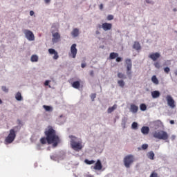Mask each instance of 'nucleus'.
Segmentation results:
<instances>
[{"label":"nucleus","mask_w":177,"mask_h":177,"mask_svg":"<svg viewBox=\"0 0 177 177\" xmlns=\"http://www.w3.org/2000/svg\"><path fill=\"white\" fill-rule=\"evenodd\" d=\"M44 133L46 137H42L40 139V143L46 145L47 142L48 145L53 144V147H57V145L60 143V138H59V136L56 135V131L53 129V127L48 126Z\"/></svg>","instance_id":"f257e3e1"},{"label":"nucleus","mask_w":177,"mask_h":177,"mask_svg":"<svg viewBox=\"0 0 177 177\" xmlns=\"http://www.w3.org/2000/svg\"><path fill=\"white\" fill-rule=\"evenodd\" d=\"M71 140V146L73 150L78 151V150L82 149V142L78 141V139L73 136H69Z\"/></svg>","instance_id":"f03ea898"},{"label":"nucleus","mask_w":177,"mask_h":177,"mask_svg":"<svg viewBox=\"0 0 177 177\" xmlns=\"http://www.w3.org/2000/svg\"><path fill=\"white\" fill-rule=\"evenodd\" d=\"M153 136L155 139H160V140H167L169 138L168 133L162 130L155 131Z\"/></svg>","instance_id":"7ed1b4c3"},{"label":"nucleus","mask_w":177,"mask_h":177,"mask_svg":"<svg viewBox=\"0 0 177 177\" xmlns=\"http://www.w3.org/2000/svg\"><path fill=\"white\" fill-rule=\"evenodd\" d=\"M135 161V156L133 155H127L123 159L124 165L126 168H131V165Z\"/></svg>","instance_id":"20e7f679"},{"label":"nucleus","mask_w":177,"mask_h":177,"mask_svg":"<svg viewBox=\"0 0 177 177\" xmlns=\"http://www.w3.org/2000/svg\"><path fill=\"white\" fill-rule=\"evenodd\" d=\"M16 131H15V129L10 130V133L5 139V143L6 145H10V143H12L16 139Z\"/></svg>","instance_id":"39448f33"},{"label":"nucleus","mask_w":177,"mask_h":177,"mask_svg":"<svg viewBox=\"0 0 177 177\" xmlns=\"http://www.w3.org/2000/svg\"><path fill=\"white\" fill-rule=\"evenodd\" d=\"M125 66L127 68V75L131 78L132 75V60L131 59H125Z\"/></svg>","instance_id":"423d86ee"},{"label":"nucleus","mask_w":177,"mask_h":177,"mask_svg":"<svg viewBox=\"0 0 177 177\" xmlns=\"http://www.w3.org/2000/svg\"><path fill=\"white\" fill-rule=\"evenodd\" d=\"M24 34L28 41H35V36L31 30L25 29L24 30Z\"/></svg>","instance_id":"0eeeda50"},{"label":"nucleus","mask_w":177,"mask_h":177,"mask_svg":"<svg viewBox=\"0 0 177 177\" xmlns=\"http://www.w3.org/2000/svg\"><path fill=\"white\" fill-rule=\"evenodd\" d=\"M166 100L167 102L168 106L171 109H175L176 107V104H175V100L172 97V96L167 95L166 96Z\"/></svg>","instance_id":"6e6552de"},{"label":"nucleus","mask_w":177,"mask_h":177,"mask_svg":"<svg viewBox=\"0 0 177 177\" xmlns=\"http://www.w3.org/2000/svg\"><path fill=\"white\" fill-rule=\"evenodd\" d=\"M52 35H53V39H52V42L53 44H57V42H59V41H60V33L59 32H52Z\"/></svg>","instance_id":"1a4fd4ad"},{"label":"nucleus","mask_w":177,"mask_h":177,"mask_svg":"<svg viewBox=\"0 0 177 177\" xmlns=\"http://www.w3.org/2000/svg\"><path fill=\"white\" fill-rule=\"evenodd\" d=\"M48 53H50V55H54V56L53 57V59H54V60H57L59 59V53H57V51H56V50L53 48H50L48 49Z\"/></svg>","instance_id":"9d476101"},{"label":"nucleus","mask_w":177,"mask_h":177,"mask_svg":"<svg viewBox=\"0 0 177 177\" xmlns=\"http://www.w3.org/2000/svg\"><path fill=\"white\" fill-rule=\"evenodd\" d=\"M71 53L72 55V57L73 59H75V57L77 56V44H74L71 46Z\"/></svg>","instance_id":"9b49d317"},{"label":"nucleus","mask_w":177,"mask_h":177,"mask_svg":"<svg viewBox=\"0 0 177 177\" xmlns=\"http://www.w3.org/2000/svg\"><path fill=\"white\" fill-rule=\"evenodd\" d=\"M102 27L104 31H109L113 28V24L109 23H104L102 24Z\"/></svg>","instance_id":"f8f14e48"},{"label":"nucleus","mask_w":177,"mask_h":177,"mask_svg":"<svg viewBox=\"0 0 177 177\" xmlns=\"http://www.w3.org/2000/svg\"><path fill=\"white\" fill-rule=\"evenodd\" d=\"M161 55L158 53H154L149 55V57L151 59L153 62H156L158 59H160Z\"/></svg>","instance_id":"ddd939ff"},{"label":"nucleus","mask_w":177,"mask_h":177,"mask_svg":"<svg viewBox=\"0 0 177 177\" xmlns=\"http://www.w3.org/2000/svg\"><path fill=\"white\" fill-rule=\"evenodd\" d=\"M103 168V165H102V162H100V160H97L96 163L95 164V166L93 167V169H95V171H100Z\"/></svg>","instance_id":"4468645a"},{"label":"nucleus","mask_w":177,"mask_h":177,"mask_svg":"<svg viewBox=\"0 0 177 177\" xmlns=\"http://www.w3.org/2000/svg\"><path fill=\"white\" fill-rule=\"evenodd\" d=\"M138 110H139V107H138V106L131 104L130 105V111H131V113H133L134 114L138 113Z\"/></svg>","instance_id":"2eb2a0df"},{"label":"nucleus","mask_w":177,"mask_h":177,"mask_svg":"<svg viewBox=\"0 0 177 177\" xmlns=\"http://www.w3.org/2000/svg\"><path fill=\"white\" fill-rule=\"evenodd\" d=\"M133 49L136 50H140L142 49V46H140V43L139 41H134L133 45Z\"/></svg>","instance_id":"dca6fc26"},{"label":"nucleus","mask_w":177,"mask_h":177,"mask_svg":"<svg viewBox=\"0 0 177 177\" xmlns=\"http://www.w3.org/2000/svg\"><path fill=\"white\" fill-rule=\"evenodd\" d=\"M141 132L143 135H149V132H150V129L149 127H142L141 129Z\"/></svg>","instance_id":"f3484780"},{"label":"nucleus","mask_w":177,"mask_h":177,"mask_svg":"<svg viewBox=\"0 0 177 177\" xmlns=\"http://www.w3.org/2000/svg\"><path fill=\"white\" fill-rule=\"evenodd\" d=\"M71 35L74 37V38L78 37L80 35V30L77 28H74L71 32Z\"/></svg>","instance_id":"a211bd4d"},{"label":"nucleus","mask_w":177,"mask_h":177,"mask_svg":"<svg viewBox=\"0 0 177 177\" xmlns=\"http://www.w3.org/2000/svg\"><path fill=\"white\" fill-rule=\"evenodd\" d=\"M73 88H75V89H80V87L81 86V83L80 81H75L72 83Z\"/></svg>","instance_id":"6ab92c4d"},{"label":"nucleus","mask_w":177,"mask_h":177,"mask_svg":"<svg viewBox=\"0 0 177 177\" xmlns=\"http://www.w3.org/2000/svg\"><path fill=\"white\" fill-rule=\"evenodd\" d=\"M160 91H154L151 92V96L153 99H157L158 97H160Z\"/></svg>","instance_id":"aec40b11"},{"label":"nucleus","mask_w":177,"mask_h":177,"mask_svg":"<svg viewBox=\"0 0 177 177\" xmlns=\"http://www.w3.org/2000/svg\"><path fill=\"white\" fill-rule=\"evenodd\" d=\"M147 156L149 160H154V152H153V151L148 152Z\"/></svg>","instance_id":"412c9836"},{"label":"nucleus","mask_w":177,"mask_h":177,"mask_svg":"<svg viewBox=\"0 0 177 177\" xmlns=\"http://www.w3.org/2000/svg\"><path fill=\"white\" fill-rule=\"evenodd\" d=\"M115 57H118V53H111L109 55V58L113 60L115 59Z\"/></svg>","instance_id":"4be33fe9"},{"label":"nucleus","mask_w":177,"mask_h":177,"mask_svg":"<svg viewBox=\"0 0 177 177\" xmlns=\"http://www.w3.org/2000/svg\"><path fill=\"white\" fill-rule=\"evenodd\" d=\"M115 109H117V105H113L111 107H109L107 110V112L109 113V114L113 113V111H114L115 110Z\"/></svg>","instance_id":"5701e85b"},{"label":"nucleus","mask_w":177,"mask_h":177,"mask_svg":"<svg viewBox=\"0 0 177 177\" xmlns=\"http://www.w3.org/2000/svg\"><path fill=\"white\" fill-rule=\"evenodd\" d=\"M30 60L32 63L38 62V56L35 55H32Z\"/></svg>","instance_id":"b1692460"},{"label":"nucleus","mask_w":177,"mask_h":177,"mask_svg":"<svg viewBox=\"0 0 177 177\" xmlns=\"http://www.w3.org/2000/svg\"><path fill=\"white\" fill-rule=\"evenodd\" d=\"M151 81L156 85H158V79H157V77H156V75L152 76Z\"/></svg>","instance_id":"393cba45"},{"label":"nucleus","mask_w":177,"mask_h":177,"mask_svg":"<svg viewBox=\"0 0 177 177\" xmlns=\"http://www.w3.org/2000/svg\"><path fill=\"white\" fill-rule=\"evenodd\" d=\"M118 77L120 79V80H126L127 76L122 73H118Z\"/></svg>","instance_id":"a878e982"},{"label":"nucleus","mask_w":177,"mask_h":177,"mask_svg":"<svg viewBox=\"0 0 177 177\" xmlns=\"http://www.w3.org/2000/svg\"><path fill=\"white\" fill-rule=\"evenodd\" d=\"M43 107L44 110H46V111H52L53 110V109L50 106L44 105Z\"/></svg>","instance_id":"bb28decb"},{"label":"nucleus","mask_w":177,"mask_h":177,"mask_svg":"<svg viewBox=\"0 0 177 177\" xmlns=\"http://www.w3.org/2000/svg\"><path fill=\"white\" fill-rule=\"evenodd\" d=\"M118 84L120 88H124V86H125V82H124V80H118Z\"/></svg>","instance_id":"cd10ccee"},{"label":"nucleus","mask_w":177,"mask_h":177,"mask_svg":"<svg viewBox=\"0 0 177 177\" xmlns=\"http://www.w3.org/2000/svg\"><path fill=\"white\" fill-rule=\"evenodd\" d=\"M140 109L141 111H146V110H147V106H146L145 104H141L140 105Z\"/></svg>","instance_id":"c85d7f7f"},{"label":"nucleus","mask_w":177,"mask_h":177,"mask_svg":"<svg viewBox=\"0 0 177 177\" xmlns=\"http://www.w3.org/2000/svg\"><path fill=\"white\" fill-rule=\"evenodd\" d=\"M15 99H17L19 101H20V100H21V99H23V97H21V93L20 92H18L15 95Z\"/></svg>","instance_id":"c756f323"},{"label":"nucleus","mask_w":177,"mask_h":177,"mask_svg":"<svg viewBox=\"0 0 177 177\" xmlns=\"http://www.w3.org/2000/svg\"><path fill=\"white\" fill-rule=\"evenodd\" d=\"M154 125L158 128V127H161V125H162V122L160 120H157L154 122Z\"/></svg>","instance_id":"7c9ffc66"},{"label":"nucleus","mask_w":177,"mask_h":177,"mask_svg":"<svg viewBox=\"0 0 177 177\" xmlns=\"http://www.w3.org/2000/svg\"><path fill=\"white\" fill-rule=\"evenodd\" d=\"M84 162H86V164H88V165H91V164H95V160H89L88 159H86L84 160Z\"/></svg>","instance_id":"2f4dec72"},{"label":"nucleus","mask_w":177,"mask_h":177,"mask_svg":"<svg viewBox=\"0 0 177 177\" xmlns=\"http://www.w3.org/2000/svg\"><path fill=\"white\" fill-rule=\"evenodd\" d=\"M132 129H138V123L136 122H133L131 124Z\"/></svg>","instance_id":"473e14b6"},{"label":"nucleus","mask_w":177,"mask_h":177,"mask_svg":"<svg viewBox=\"0 0 177 177\" xmlns=\"http://www.w3.org/2000/svg\"><path fill=\"white\" fill-rule=\"evenodd\" d=\"M1 89L3 91V92H5L6 93H8L9 92V88H7L6 86H3L1 87Z\"/></svg>","instance_id":"72a5a7b5"},{"label":"nucleus","mask_w":177,"mask_h":177,"mask_svg":"<svg viewBox=\"0 0 177 177\" xmlns=\"http://www.w3.org/2000/svg\"><path fill=\"white\" fill-rule=\"evenodd\" d=\"M164 71L166 74H169L171 69L169 68V67H166L164 68Z\"/></svg>","instance_id":"f704fd0d"},{"label":"nucleus","mask_w":177,"mask_h":177,"mask_svg":"<svg viewBox=\"0 0 177 177\" xmlns=\"http://www.w3.org/2000/svg\"><path fill=\"white\" fill-rule=\"evenodd\" d=\"M156 67V68H160L161 67V65H160V62H155L153 64Z\"/></svg>","instance_id":"c9c22d12"},{"label":"nucleus","mask_w":177,"mask_h":177,"mask_svg":"<svg viewBox=\"0 0 177 177\" xmlns=\"http://www.w3.org/2000/svg\"><path fill=\"white\" fill-rule=\"evenodd\" d=\"M150 177H158V174L153 171L151 174L150 175Z\"/></svg>","instance_id":"e433bc0d"},{"label":"nucleus","mask_w":177,"mask_h":177,"mask_svg":"<svg viewBox=\"0 0 177 177\" xmlns=\"http://www.w3.org/2000/svg\"><path fill=\"white\" fill-rule=\"evenodd\" d=\"M148 147H149V145L147 144H143L142 145V150H146V149H147Z\"/></svg>","instance_id":"4c0bfd02"},{"label":"nucleus","mask_w":177,"mask_h":177,"mask_svg":"<svg viewBox=\"0 0 177 177\" xmlns=\"http://www.w3.org/2000/svg\"><path fill=\"white\" fill-rule=\"evenodd\" d=\"M95 98H96V93L91 94V99L92 100L93 102V100H95Z\"/></svg>","instance_id":"58836bf2"},{"label":"nucleus","mask_w":177,"mask_h":177,"mask_svg":"<svg viewBox=\"0 0 177 177\" xmlns=\"http://www.w3.org/2000/svg\"><path fill=\"white\" fill-rule=\"evenodd\" d=\"M113 19H114V16H113L111 15H108L107 20H113Z\"/></svg>","instance_id":"ea45409f"},{"label":"nucleus","mask_w":177,"mask_h":177,"mask_svg":"<svg viewBox=\"0 0 177 177\" xmlns=\"http://www.w3.org/2000/svg\"><path fill=\"white\" fill-rule=\"evenodd\" d=\"M122 60V59L120 57H117L116 58V62H118V63H120V62H121Z\"/></svg>","instance_id":"a19ab883"},{"label":"nucleus","mask_w":177,"mask_h":177,"mask_svg":"<svg viewBox=\"0 0 177 177\" xmlns=\"http://www.w3.org/2000/svg\"><path fill=\"white\" fill-rule=\"evenodd\" d=\"M49 82H50V81L46 80V81L45 82V83H44V85H45L46 86H48V85H49Z\"/></svg>","instance_id":"79ce46f5"},{"label":"nucleus","mask_w":177,"mask_h":177,"mask_svg":"<svg viewBox=\"0 0 177 177\" xmlns=\"http://www.w3.org/2000/svg\"><path fill=\"white\" fill-rule=\"evenodd\" d=\"M147 3H151L153 4L154 3L151 0H145Z\"/></svg>","instance_id":"37998d69"},{"label":"nucleus","mask_w":177,"mask_h":177,"mask_svg":"<svg viewBox=\"0 0 177 177\" xmlns=\"http://www.w3.org/2000/svg\"><path fill=\"white\" fill-rule=\"evenodd\" d=\"M81 67L82 68H85V67H86V64H82Z\"/></svg>","instance_id":"c03bdc74"},{"label":"nucleus","mask_w":177,"mask_h":177,"mask_svg":"<svg viewBox=\"0 0 177 177\" xmlns=\"http://www.w3.org/2000/svg\"><path fill=\"white\" fill-rule=\"evenodd\" d=\"M90 75H91V77H93V75H94V72H93V71H91L90 72Z\"/></svg>","instance_id":"a18cd8bd"},{"label":"nucleus","mask_w":177,"mask_h":177,"mask_svg":"<svg viewBox=\"0 0 177 177\" xmlns=\"http://www.w3.org/2000/svg\"><path fill=\"white\" fill-rule=\"evenodd\" d=\"M30 16H34V11L31 10L30 11Z\"/></svg>","instance_id":"49530a36"},{"label":"nucleus","mask_w":177,"mask_h":177,"mask_svg":"<svg viewBox=\"0 0 177 177\" xmlns=\"http://www.w3.org/2000/svg\"><path fill=\"white\" fill-rule=\"evenodd\" d=\"M100 10H103V4L100 5Z\"/></svg>","instance_id":"de8ad7c7"},{"label":"nucleus","mask_w":177,"mask_h":177,"mask_svg":"<svg viewBox=\"0 0 177 177\" xmlns=\"http://www.w3.org/2000/svg\"><path fill=\"white\" fill-rule=\"evenodd\" d=\"M170 124H171V125H174V124H175V121H174V120H170Z\"/></svg>","instance_id":"09e8293b"},{"label":"nucleus","mask_w":177,"mask_h":177,"mask_svg":"<svg viewBox=\"0 0 177 177\" xmlns=\"http://www.w3.org/2000/svg\"><path fill=\"white\" fill-rule=\"evenodd\" d=\"M97 28H102V25H100V24H98V25H97Z\"/></svg>","instance_id":"8fccbe9b"},{"label":"nucleus","mask_w":177,"mask_h":177,"mask_svg":"<svg viewBox=\"0 0 177 177\" xmlns=\"http://www.w3.org/2000/svg\"><path fill=\"white\" fill-rule=\"evenodd\" d=\"M44 1H45L46 3H49V2H50V0H44Z\"/></svg>","instance_id":"3c124183"},{"label":"nucleus","mask_w":177,"mask_h":177,"mask_svg":"<svg viewBox=\"0 0 177 177\" xmlns=\"http://www.w3.org/2000/svg\"><path fill=\"white\" fill-rule=\"evenodd\" d=\"M95 32H96L97 35L100 34V32H99L98 30H97Z\"/></svg>","instance_id":"603ef678"},{"label":"nucleus","mask_w":177,"mask_h":177,"mask_svg":"<svg viewBox=\"0 0 177 177\" xmlns=\"http://www.w3.org/2000/svg\"><path fill=\"white\" fill-rule=\"evenodd\" d=\"M17 122H18V124H20L21 122V121L20 120H17Z\"/></svg>","instance_id":"864d4df0"},{"label":"nucleus","mask_w":177,"mask_h":177,"mask_svg":"<svg viewBox=\"0 0 177 177\" xmlns=\"http://www.w3.org/2000/svg\"><path fill=\"white\" fill-rule=\"evenodd\" d=\"M0 104H2V100H0Z\"/></svg>","instance_id":"5fc2aeb1"},{"label":"nucleus","mask_w":177,"mask_h":177,"mask_svg":"<svg viewBox=\"0 0 177 177\" xmlns=\"http://www.w3.org/2000/svg\"><path fill=\"white\" fill-rule=\"evenodd\" d=\"M174 12H176V8H174Z\"/></svg>","instance_id":"6e6d98bb"},{"label":"nucleus","mask_w":177,"mask_h":177,"mask_svg":"<svg viewBox=\"0 0 177 177\" xmlns=\"http://www.w3.org/2000/svg\"><path fill=\"white\" fill-rule=\"evenodd\" d=\"M176 75H177V73H176Z\"/></svg>","instance_id":"4d7b16f0"}]
</instances>
